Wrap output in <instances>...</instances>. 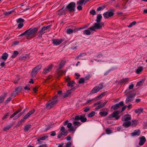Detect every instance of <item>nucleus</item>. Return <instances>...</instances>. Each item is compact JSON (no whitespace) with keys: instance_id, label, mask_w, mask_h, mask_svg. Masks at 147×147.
<instances>
[{"instance_id":"9b49d317","label":"nucleus","mask_w":147,"mask_h":147,"mask_svg":"<svg viewBox=\"0 0 147 147\" xmlns=\"http://www.w3.org/2000/svg\"><path fill=\"white\" fill-rule=\"evenodd\" d=\"M78 30L75 27H73L72 29L68 28L67 29L66 32L67 34H70L73 32H76Z\"/></svg>"},{"instance_id":"13d9d810","label":"nucleus","mask_w":147,"mask_h":147,"mask_svg":"<svg viewBox=\"0 0 147 147\" xmlns=\"http://www.w3.org/2000/svg\"><path fill=\"white\" fill-rule=\"evenodd\" d=\"M89 30H92V31H94L95 29V27L94 26H92L90 27V28H88Z\"/></svg>"},{"instance_id":"2eb2a0df","label":"nucleus","mask_w":147,"mask_h":147,"mask_svg":"<svg viewBox=\"0 0 147 147\" xmlns=\"http://www.w3.org/2000/svg\"><path fill=\"white\" fill-rule=\"evenodd\" d=\"M135 95H133L132 94H130L127 97V98L125 100V102L126 103H127L130 102L133 100V98L135 96Z\"/></svg>"},{"instance_id":"7c9ffc66","label":"nucleus","mask_w":147,"mask_h":147,"mask_svg":"<svg viewBox=\"0 0 147 147\" xmlns=\"http://www.w3.org/2000/svg\"><path fill=\"white\" fill-rule=\"evenodd\" d=\"M67 127L69 128V131H73L74 130V127L72 126V124L71 123H68L67 125Z\"/></svg>"},{"instance_id":"680f3d73","label":"nucleus","mask_w":147,"mask_h":147,"mask_svg":"<svg viewBox=\"0 0 147 147\" xmlns=\"http://www.w3.org/2000/svg\"><path fill=\"white\" fill-rule=\"evenodd\" d=\"M80 116H77L75 117V120H80Z\"/></svg>"},{"instance_id":"f704fd0d","label":"nucleus","mask_w":147,"mask_h":147,"mask_svg":"<svg viewBox=\"0 0 147 147\" xmlns=\"http://www.w3.org/2000/svg\"><path fill=\"white\" fill-rule=\"evenodd\" d=\"M143 70V67H138L136 69V72L137 74H140V73Z\"/></svg>"},{"instance_id":"a211bd4d","label":"nucleus","mask_w":147,"mask_h":147,"mask_svg":"<svg viewBox=\"0 0 147 147\" xmlns=\"http://www.w3.org/2000/svg\"><path fill=\"white\" fill-rule=\"evenodd\" d=\"M75 89V88H73L71 89L70 90H68L63 95V97L64 98H65L70 96V94H71L72 92L71 91L73 90H74Z\"/></svg>"},{"instance_id":"0e129e2a","label":"nucleus","mask_w":147,"mask_h":147,"mask_svg":"<svg viewBox=\"0 0 147 147\" xmlns=\"http://www.w3.org/2000/svg\"><path fill=\"white\" fill-rule=\"evenodd\" d=\"M56 133L54 131H52L50 134L51 136H54L56 135Z\"/></svg>"},{"instance_id":"864d4df0","label":"nucleus","mask_w":147,"mask_h":147,"mask_svg":"<svg viewBox=\"0 0 147 147\" xmlns=\"http://www.w3.org/2000/svg\"><path fill=\"white\" fill-rule=\"evenodd\" d=\"M61 133H62L63 135L65 136H66L67 135V132L65 131V130L64 131H61Z\"/></svg>"},{"instance_id":"5701e85b","label":"nucleus","mask_w":147,"mask_h":147,"mask_svg":"<svg viewBox=\"0 0 147 147\" xmlns=\"http://www.w3.org/2000/svg\"><path fill=\"white\" fill-rule=\"evenodd\" d=\"M86 1L85 0H80L77 2V4L78 5H84L86 3Z\"/></svg>"},{"instance_id":"f8f14e48","label":"nucleus","mask_w":147,"mask_h":147,"mask_svg":"<svg viewBox=\"0 0 147 147\" xmlns=\"http://www.w3.org/2000/svg\"><path fill=\"white\" fill-rule=\"evenodd\" d=\"M131 117L130 115L127 114L124 115L122 117L121 119L123 121H127L131 119Z\"/></svg>"},{"instance_id":"37998d69","label":"nucleus","mask_w":147,"mask_h":147,"mask_svg":"<svg viewBox=\"0 0 147 147\" xmlns=\"http://www.w3.org/2000/svg\"><path fill=\"white\" fill-rule=\"evenodd\" d=\"M11 125H8L6 127H4L3 128V130L4 131H6L10 129L11 127Z\"/></svg>"},{"instance_id":"423d86ee","label":"nucleus","mask_w":147,"mask_h":147,"mask_svg":"<svg viewBox=\"0 0 147 147\" xmlns=\"http://www.w3.org/2000/svg\"><path fill=\"white\" fill-rule=\"evenodd\" d=\"M119 112L118 111H116L113 112L112 114L109 115L108 118L111 119V118H115L116 120H118L120 118V116L119 115Z\"/></svg>"},{"instance_id":"774afa93","label":"nucleus","mask_w":147,"mask_h":147,"mask_svg":"<svg viewBox=\"0 0 147 147\" xmlns=\"http://www.w3.org/2000/svg\"><path fill=\"white\" fill-rule=\"evenodd\" d=\"M47 146L46 144H42L39 146L38 147H46Z\"/></svg>"},{"instance_id":"1a4fd4ad","label":"nucleus","mask_w":147,"mask_h":147,"mask_svg":"<svg viewBox=\"0 0 147 147\" xmlns=\"http://www.w3.org/2000/svg\"><path fill=\"white\" fill-rule=\"evenodd\" d=\"M114 14L113 12L112 11H107L104 13L103 15L105 19H107L113 16Z\"/></svg>"},{"instance_id":"473e14b6","label":"nucleus","mask_w":147,"mask_h":147,"mask_svg":"<svg viewBox=\"0 0 147 147\" xmlns=\"http://www.w3.org/2000/svg\"><path fill=\"white\" fill-rule=\"evenodd\" d=\"M145 80V79H142L140 81L138 82H137L136 86H142L143 85L144 82V81Z\"/></svg>"},{"instance_id":"7ed1b4c3","label":"nucleus","mask_w":147,"mask_h":147,"mask_svg":"<svg viewBox=\"0 0 147 147\" xmlns=\"http://www.w3.org/2000/svg\"><path fill=\"white\" fill-rule=\"evenodd\" d=\"M51 26V25H50L47 26H44L40 28L38 32V34L37 37V38H41L42 34L45 33L46 32H47V30L49 29Z\"/></svg>"},{"instance_id":"bb28decb","label":"nucleus","mask_w":147,"mask_h":147,"mask_svg":"<svg viewBox=\"0 0 147 147\" xmlns=\"http://www.w3.org/2000/svg\"><path fill=\"white\" fill-rule=\"evenodd\" d=\"M65 63V61H64V60L62 61L60 63L59 66V68L57 69V70L58 71H59V70L61 69L62 68L64 65Z\"/></svg>"},{"instance_id":"f03ea898","label":"nucleus","mask_w":147,"mask_h":147,"mask_svg":"<svg viewBox=\"0 0 147 147\" xmlns=\"http://www.w3.org/2000/svg\"><path fill=\"white\" fill-rule=\"evenodd\" d=\"M57 102V100L56 96L54 97L52 100L49 101L46 104V107L47 109H50L54 105L56 104Z\"/></svg>"},{"instance_id":"79ce46f5","label":"nucleus","mask_w":147,"mask_h":147,"mask_svg":"<svg viewBox=\"0 0 147 147\" xmlns=\"http://www.w3.org/2000/svg\"><path fill=\"white\" fill-rule=\"evenodd\" d=\"M108 114L107 112H100L99 113V114L102 116H105L106 115Z\"/></svg>"},{"instance_id":"393cba45","label":"nucleus","mask_w":147,"mask_h":147,"mask_svg":"<svg viewBox=\"0 0 147 147\" xmlns=\"http://www.w3.org/2000/svg\"><path fill=\"white\" fill-rule=\"evenodd\" d=\"M8 55L6 53H5L2 54L1 58L3 60L5 61L8 58Z\"/></svg>"},{"instance_id":"4468645a","label":"nucleus","mask_w":147,"mask_h":147,"mask_svg":"<svg viewBox=\"0 0 147 147\" xmlns=\"http://www.w3.org/2000/svg\"><path fill=\"white\" fill-rule=\"evenodd\" d=\"M139 139L140 141L139 144L140 146L143 145L146 141V138L144 136H142L139 137Z\"/></svg>"},{"instance_id":"aec40b11","label":"nucleus","mask_w":147,"mask_h":147,"mask_svg":"<svg viewBox=\"0 0 147 147\" xmlns=\"http://www.w3.org/2000/svg\"><path fill=\"white\" fill-rule=\"evenodd\" d=\"M34 110H32L30 111L23 117V119H26L29 118L30 115H32L34 112Z\"/></svg>"},{"instance_id":"052dcab7","label":"nucleus","mask_w":147,"mask_h":147,"mask_svg":"<svg viewBox=\"0 0 147 147\" xmlns=\"http://www.w3.org/2000/svg\"><path fill=\"white\" fill-rule=\"evenodd\" d=\"M82 5H78L77 7V9L79 10H81L82 9Z\"/></svg>"},{"instance_id":"338daca9","label":"nucleus","mask_w":147,"mask_h":147,"mask_svg":"<svg viewBox=\"0 0 147 147\" xmlns=\"http://www.w3.org/2000/svg\"><path fill=\"white\" fill-rule=\"evenodd\" d=\"M63 143H61L59 144L58 146V147H63Z\"/></svg>"},{"instance_id":"e433bc0d","label":"nucleus","mask_w":147,"mask_h":147,"mask_svg":"<svg viewBox=\"0 0 147 147\" xmlns=\"http://www.w3.org/2000/svg\"><path fill=\"white\" fill-rule=\"evenodd\" d=\"M83 32L84 34L87 35H89L91 34L88 28L84 30Z\"/></svg>"},{"instance_id":"4d7b16f0","label":"nucleus","mask_w":147,"mask_h":147,"mask_svg":"<svg viewBox=\"0 0 147 147\" xmlns=\"http://www.w3.org/2000/svg\"><path fill=\"white\" fill-rule=\"evenodd\" d=\"M104 9V8L102 7H98L97 9V11H100L101 10H103Z\"/></svg>"},{"instance_id":"4c0bfd02","label":"nucleus","mask_w":147,"mask_h":147,"mask_svg":"<svg viewBox=\"0 0 147 147\" xmlns=\"http://www.w3.org/2000/svg\"><path fill=\"white\" fill-rule=\"evenodd\" d=\"M95 114L94 111H92L90 113L88 114V117H91L94 116Z\"/></svg>"},{"instance_id":"6e6d98bb","label":"nucleus","mask_w":147,"mask_h":147,"mask_svg":"<svg viewBox=\"0 0 147 147\" xmlns=\"http://www.w3.org/2000/svg\"><path fill=\"white\" fill-rule=\"evenodd\" d=\"M90 13L93 15H95L96 14V11L94 10H92L90 11Z\"/></svg>"},{"instance_id":"b1692460","label":"nucleus","mask_w":147,"mask_h":147,"mask_svg":"<svg viewBox=\"0 0 147 147\" xmlns=\"http://www.w3.org/2000/svg\"><path fill=\"white\" fill-rule=\"evenodd\" d=\"M131 125V122L128 121L125 122L123 124V126L125 128H127Z\"/></svg>"},{"instance_id":"69168bd1","label":"nucleus","mask_w":147,"mask_h":147,"mask_svg":"<svg viewBox=\"0 0 147 147\" xmlns=\"http://www.w3.org/2000/svg\"><path fill=\"white\" fill-rule=\"evenodd\" d=\"M134 87V85L132 84L129 86V89H132Z\"/></svg>"},{"instance_id":"0eeeda50","label":"nucleus","mask_w":147,"mask_h":147,"mask_svg":"<svg viewBox=\"0 0 147 147\" xmlns=\"http://www.w3.org/2000/svg\"><path fill=\"white\" fill-rule=\"evenodd\" d=\"M42 67L41 65H39L33 68L32 70L31 75L33 77L41 69Z\"/></svg>"},{"instance_id":"3c124183","label":"nucleus","mask_w":147,"mask_h":147,"mask_svg":"<svg viewBox=\"0 0 147 147\" xmlns=\"http://www.w3.org/2000/svg\"><path fill=\"white\" fill-rule=\"evenodd\" d=\"M90 110L89 107H87L84 108V111L85 112H86Z\"/></svg>"},{"instance_id":"c03bdc74","label":"nucleus","mask_w":147,"mask_h":147,"mask_svg":"<svg viewBox=\"0 0 147 147\" xmlns=\"http://www.w3.org/2000/svg\"><path fill=\"white\" fill-rule=\"evenodd\" d=\"M129 81V79L128 78H125L123 79L121 81V83H126Z\"/></svg>"},{"instance_id":"ddd939ff","label":"nucleus","mask_w":147,"mask_h":147,"mask_svg":"<svg viewBox=\"0 0 147 147\" xmlns=\"http://www.w3.org/2000/svg\"><path fill=\"white\" fill-rule=\"evenodd\" d=\"M53 67V65L51 64L45 68L43 70V74H45L49 72L52 69Z\"/></svg>"},{"instance_id":"9d476101","label":"nucleus","mask_w":147,"mask_h":147,"mask_svg":"<svg viewBox=\"0 0 147 147\" xmlns=\"http://www.w3.org/2000/svg\"><path fill=\"white\" fill-rule=\"evenodd\" d=\"M123 102L121 101L118 104L114 105L111 107V108L113 109L114 110H116L120 106H122L123 105Z\"/></svg>"},{"instance_id":"49530a36","label":"nucleus","mask_w":147,"mask_h":147,"mask_svg":"<svg viewBox=\"0 0 147 147\" xmlns=\"http://www.w3.org/2000/svg\"><path fill=\"white\" fill-rule=\"evenodd\" d=\"M136 23V22L135 21L131 23L128 26V27L130 28L133 25H135Z\"/></svg>"},{"instance_id":"5fc2aeb1","label":"nucleus","mask_w":147,"mask_h":147,"mask_svg":"<svg viewBox=\"0 0 147 147\" xmlns=\"http://www.w3.org/2000/svg\"><path fill=\"white\" fill-rule=\"evenodd\" d=\"M84 78H81L79 81V83H82L84 82Z\"/></svg>"},{"instance_id":"cd10ccee","label":"nucleus","mask_w":147,"mask_h":147,"mask_svg":"<svg viewBox=\"0 0 147 147\" xmlns=\"http://www.w3.org/2000/svg\"><path fill=\"white\" fill-rule=\"evenodd\" d=\"M87 119L85 117L84 115H80V120L82 122H85L87 121Z\"/></svg>"},{"instance_id":"2f4dec72","label":"nucleus","mask_w":147,"mask_h":147,"mask_svg":"<svg viewBox=\"0 0 147 147\" xmlns=\"http://www.w3.org/2000/svg\"><path fill=\"white\" fill-rule=\"evenodd\" d=\"M102 18V16L101 14H98L97 16L96 21L97 23H99L100 22Z\"/></svg>"},{"instance_id":"39448f33","label":"nucleus","mask_w":147,"mask_h":147,"mask_svg":"<svg viewBox=\"0 0 147 147\" xmlns=\"http://www.w3.org/2000/svg\"><path fill=\"white\" fill-rule=\"evenodd\" d=\"M103 87L102 84H100L96 86H95L92 90L91 93L92 94H94L97 93L99 90L102 89Z\"/></svg>"},{"instance_id":"09e8293b","label":"nucleus","mask_w":147,"mask_h":147,"mask_svg":"<svg viewBox=\"0 0 147 147\" xmlns=\"http://www.w3.org/2000/svg\"><path fill=\"white\" fill-rule=\"evenodd\" d=\"M12 11H8L7 12H4V14L5 15L7 16L11 14L12 13Z\"/></svg>"},{"instance_id":"c85d7f7f","label":"nucleus","mask_w":147,"mask_h":147,"mask_svg":"<svg viewBox=\"0 0 147 147\" xmlns=\"http://www.w3.org/2000/svg\"><path fill=\"white\" fill-rule=\"evenodd\" d=\"M138 123L137 121L135 120H133L131 122V125L134 127H135L138 124Z\"/></svg>"},{"instance_id":"bf43d9fd","label":"nucleus","mask_w":147,"mask_h":147,"mask_svg":"<svg viewBox=\"0 0 147 147\" xmlns=\"http://www.w3.org/2000/svg\"><path fill=\"white\" fill-rule=\"evenodd\" d=\"M9 113H7L5 115H4L3 118V119H4L8 117L9 115Z\"/></svg>"},{"instance_id":"f257e3e1","label":"nucleus","mask_w":147,"mask_h":147,"mask_svg":"<svg viewBox=\"0 0 147 147\" xmlns=\"http://www.w3.org/2000/svg\"><path fill=\"white\" fill-rule=\"evenodd\" d=\"M38 30V28L36 27H35L32 29L30 28L22 33V36L24 35L26 37L28 38L30 36L34 35L36 33Z\"/></svg>"},{"instance_id":"f3484780","label":"nucleus","mask_w":147,"mask_h":147,"mask_svg":"<svg viewBox=\"0 0 147 147\" xmlns=\"http://www.w3.org/2000/svg\"><path fill=\"white\" fill-rule=\"evenodd\" d=\"M140 131L139 129H138L134 130L133 132L131 133V134L133 137L136 136H138L140 135Z\"/></svg>"},{"instance_id":"e2e57ef3","label":"nucleus","mask_w":147,"mask_h":147,"mask_svg":"<svg viewBox=\"0 0 147 147\" xmlns=\"http://www.w3.org/2000/svg\"><path fill=\"white\" fill-rule=\"evenodd\" d=\"M86 54L87 53H81L80 54V56L81 57H82L86 55Z\"/></svg>"},{"instance_id":"c9c22d12","label":"nucleus","mask_w":147,"mask_h":147,"mask_svg":"<svg viewBox=\"0 0 147 147\" xmlns=\"http://www.w3.org/2000/svg\"><path fill=\"white\" fill-rule=\"evenodd\" d=\"M18 54L19 53L17 51H14L13 52V54L11 56V57L13 58H15L18 55Z\"/></svg>"},{"instance_id":"de8ad7c7","label":"nucleus","mask_w":147,"mask_h":147,"mask_svg":"<svg viewBox=\"0 0 147 147\" xmlns=\"http://www.w3.org/2000/svg\"><path fill=\"white\" fill-rule=\"evenodd\" d=\"M106 133L108 134H109L111 133V131L109 128H107L105 129Z\"/></svg>"},{"instance_id":"a18cd8bd","label":"nucleus","mask_w":147,"mask_h":147,"mask_svg":"<svg viewBox=\"0 0 147 147\" xmlns=\"http://www.w3.org/2000/svg\"><path fill=\"white\" fill-rule=\"evenodd\" d=\"M73 124L75 126H79L81 124L80 122L78 121H74Z\"/></svg>"},{"instance_id":"6ab92c4d","label":"nucleus","mask_w":147,"mask_h":147,"mask_svg":"<svg viewBox=\"0 0 147 147\" xmlns=\"http://www.w3.org/2000/svg\"><path fill=\"white\" fill-rule=\"evenodd\" d=\"M66 81L67 82V86H71L72 87L75 83L74 81H70L69 78H67L66 79Z\"/></svg>"},{"instance_id":"8fccbe9b","label":"nucleus","mask_w":147,"mask_h":147,"mask_svg":"<svg viewBox=\"0 0 147 147\" xmlns=\"http://www.w3.org/2000/svg\"><path fill=\"white\" fill-rule=\"evenodd\" d=\"M71 143V142H68L66 144L65 147H70Z\"/></svg>"},{"instance_id":"dca6fc26","label":"nucleus","mask_w":147,"mask_h":147,"mask_svg":"<svg viewBox=\"0 0 147 147\" xmlns=\"http://www.w3.org/2000/svg\"><path fill=\"white\" fill-rule=\"evenodd\" d=\"M104 24V23H101L100 24L99 23H95L94 24V26L96 29H98L101 28L102 26H103Z\"/></svg>"},{"instance_id":"a878e982","label":"nucleus","mask_w":147,"mask_h":147,"mask_svg":"<svg viewBox=\"0 0 147 147\" xmlns=\"http://www.w3.org/2000/svg\"><path fill=\"white\" fill-rule=\"evenodd\" d=\"M107 102V101H106L103 103L102 104H101L99 105L96 108V110H98L105 106V105L106 104Z\"/></svg>"},{"instance_id":"ea45409f","label":"nucleus","mask_w":147,"mask_h":147,"mask_svg":"<svg viewBox=\"0 0 147 147\" xmlns=\"http://www.w3.org/2000/svg\"><path fill=\"white\" fill-rule=\"evenodd\" d=\"M16 21L17 23H22L23 22H24V19L21 18H19L16 20Z\"/></svg>"},{"instance_id":"20e7f679","label":"nucleus","mask_w":147,"mask_h":147,"mask_svg":"<svg viewBox=\"0 0 147 147\" xmlns=\"http://www.w3.org/2000/svg\"><path fill=\"white\" fill-rule=\"evenodd\" d=\"M75 3L74 2H71L66 6L65 9L67 11H68L69 12H73L75 10Z\"/></svg>"},{"instance_id":"412c9836","label":"nucleus","mask_w":147,"mask_h":147,"mask_svg":"<svg viewBox=\"0 0 147 147\" xmlns=\"http://www.w3.org/2000/svg\"><path fill=\"white\" fill-rule=\"evenodd\" d=\"M67 11V10L66 9H61L59 10L57 12V14L59 15H64L65 14L66 12Z\"/></svg>"},{"instance_id":"6e6552de","label":"nucleus","mask_w":147,"mask_h":147,"mask_svg":"<svg viewBox=\"0 0 147 147\" xmlns=\"http://www.w3.org/2000/svg\"><path fill=\"white\" fill-rule=\"evenodd\" d=\"M64 40L62 38L55 39L52 40L53 43L55 46H57L61 43Z\"/></svg>"},{"instance_id":"72a5a7b5","label":"nucleus","mask_w":147,"mask_h":147,"mask_svg":"<svg viewBox=\"0 0 147 147\" xmlns=\"http://www.w3.org/2000/svg\"><path fill=\"white\" fill-rule=\"evenodd\" d=\"M6 95V93H4L0 97V103H1L3 101Z\"/></svg>"},{"instance_id":"603ef678","label":"nucleus","mask_w":147,"mask_h":147,"mask_svg":"<svg viewBox=\"0 0 147 147\" xmlns=\"http://www.w3.org/2000/svg\"><path fill=\"white\" fill-rule=\"evenodd\" d=\"M24 26V24L22 23H20L18 25V28L20 29Z\"/></svg>"},{"instance_id":"58836bf2","label":"nucleus","mask_w":147,"mask_h":147,"mask_svg":"<svg viewBox=\"0 0 147 147\" xmlns=\"http://www.w3.org/2000/svg\"><path fill=\"white\" fill-rule=\"evenodd\" d=\"M31 125L28 124L25 126L24 130L25 131H27L29 129L31 128Z\"/></svg>"},{"instance_id":"a19ab883","label":"nucleus","mask_w":147,"mask_h":147,"mask_svg":"<svg viewBox=\"0 0 147 147\" xmlns=\"http://www.w3.org/2000/svg\"><path fill=\"white\" fill-rule=\"evenodd\" d=\"M22 89V87H19L16 89L15 92H16V94H17L18 92L21 91Z\"/></svg>"},{"instance_id":"c756f323","label":"nucleus","mask_w":147,"mask_h":147,"mask_svg":"<svg viewBox=\"0 0 147 147\" xmlns=\"http://www.w3.org/2000/svg\"><path fill=\"white\" fill-rule=\"evenodd\" d=\"M144 109L143 108H139L135 110V112L136 113L140 114L143 112Z\"/></svg>"},{"instance_id":"4be33fe9","label":"nucleus","mask_w":147,"mask_h":147,"mask_svg":"<svg viewBox=\"0 0 147 147\" xmlns=\"http://www.w3.org/2000/svg\"><path fill=\"white\" fill-rule=\"evenodd\" d=\"M48 136L45 135H43L42 136H40L39 138H38L37 140V141L38 142H39L40 140H43L46 139L47 138H48Z\"/></svg>"}]
</instances>
